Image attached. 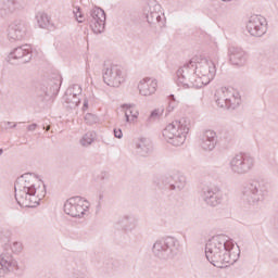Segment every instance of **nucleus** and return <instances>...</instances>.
<instances>
[{
    "mask_svg": "<svg viewBox=\"0 0 278 278\" xmlns=\"http://www.w3.org/2000/svg\"><path fill=\"white\" fill-rule=\"evenodd\" d=\"M192 68L194 67V59L190 60L187 64L180 67L176 75L178 77V85L185 86L188 79L192 77Z\"/></svg>",
    "mask_w": 278,
    "mask_h": 278,
    "instance_id": "20",
    "label": "nucleus"
},
{
    "mask_svg": "<svg viewBox=\"0 0 278 278\" xmlns=\"http://www.w3.org/2000/svg\"><path fill=\"white\" fill-rule=\"evenodd\" d=\"M83 110H88V100H84Z\"/></svg>",
    "mask_w": 278,
    "mask_h": 278,
    "instance_id": "43",
    "label": "nucleus"
},
{
    "mask_svg": "<svg viewBox=\"0 0 278 278\" xmlns=\"http://www.w3.org/2000/svg\"><path fill=\"white\" fill-rule=\"evenodd\" d=\"M160 114H164V109H156L154 111L151 112L150 114V121L153 119V118H157V116H160Z\"/></svg>",
    "mask_w": 278,
    "mask_h": 278,
    "instance_id": "38",
    "label": "nucleus"
},
{
    "mask_svg": "<svg viewBox=\"0 0 278 278\" xmlns=\"http://www.w3.org/2000/svg\"><path fill=\"white\" fill-rule=\"evenodd\" d=\"M90 27L93 31V34H103L105 30V11L101 8H94L90 12Z\"/></svg>",
    "mask_w": 278,
    "mask_h": 278,
    "instance_id": "13",
    "label": "nucleus"
},
{
    "mask_svg": "<svg viewBox=\"0 0 278 278\" xmlns=\"http://www.w3.org/2000/svg\"><path fill=\"white\" fill-rule=\"evenodd\" d=\"M36 18L38 26L41 29H45L49 25V15H47L46 13H38Z\"/></svg>",
    "mask_w": 278,
    "mask_h": 278,
    "instance_id": "31",
    "label": "nucleus"
},
{
    "mask_svg": "<svg viewBox=\"0 0 278 278\" xmlns=\"http://www.w3.org/2000/svg\"><path fill=\"white\" fill-rule=\"evenodd\" d=\"M50 129H51V127L48 126V127H47V131H49Z\"/></svg>",
    "mask_w": 278,
    "mask_h": 278,
    "instance_id": "47",
    "label": "nucleus"
},
{
    "mask_svg": "<svg viewBox=\"0 0 278 278\" xmlns=\"http://www.w3.org/2000/svg\"><path fill=\"white\" fill-rule=\"evenodd\" d=\"M255 166V159L251 154L240 153L230 161V168L236 175H247Z\"/></svg>",
    "mask_w": 278,
    "mask_h": 278,
    "instance_id": "7",
    "label": "nucleus"
},
{
    "mask_svg": "<svg viewBox=\"0 0 278 278\" xmlns=\"http://www.w3.org/2000/svg\"><path fill=\"white\" fill-rule=\"evenodd\" d=\"M241 103L240 100V93L233 92V90H230V93L228 96V101L226 102V110H236V108H239Z\"/></svg>",
    "mask_w": 278,
    "mask_h": 278,
    "instance_id": "28",
    "label": "nucleus"
},
{
    "mask_svg": "<svg viewBox=\"0 0 278 278\" xmlns=\"http://www.w3.org/2000/svg\"><path fill=\"white\" fill-rule=\"evenodd\" d=\"M123 108H126V112H125L126 123H131V122L136 121V118H138V114H139L138 111L131 109V108H134V105L124 104Z\"/></svg>",
    "mask_w": 278,
    "mask_h": 278,
    "instance_id": "30",
    "label": "nucleus"
},
{
    "mask_svg": "<svg viewBox=\"0 0 278 278\" xmlns=\"http://www.w3.org/2000/svg\"><path fill=\"white\" fill-rule=\"evenodd\" d=\"M114 136H115V138H118V139H121V138H123V130L121 129V128H114Z\"/></svg>",
    "mask_w": 278,
    "mask_h": 278,
    "instance_id": "40",
    "label": "nucleus"
},
{
    "mask_svg": "<svg viewBox=\"0 0 278 278\" xmlns=\"http://www.w3.org/2000/svg\"><path fill=\"white\" fill-rule=\"evenodd\" d=\"M160 4L150 7V10L146 14V18L149 25H164V22H162V12H160Z\"/></svg>",
    "mask_w": 278,
    "mask_h": 278,
    "instance_id": "22",
    "label": "nucleus"
},
{
    "mask_svg": "<svg viewBox=\"0 0 278 278\" xmlns=\"http://www.w3.org/2000/svg\"><path fill=\"white\" fill-rule=\"evenodd\" d=\"M139 93L142 97H151V94H155L157 90V80L152 78H143L140 80L139 85Z\"/></svg>",
    "mask_w": 278,
    "mask_h": 278,
    "instance_id": "19",
    "label": "nucleus"
},
{
    "mask_svg": "<svg viewBox=\"0 0 278 278\" xmlns=\"http://www.w3.org/2000/svg\"><path fill=\"white\" fill-rule=\"evenodd\" d=\"M228 55L230 64H233V66H244L247 64V52L242 48L230 47L228 49Z\"/></svg>",
    "mask_w": 278,
    "mask_h": 278,
    "instance_id": "18",
    "label": "nucleus"
},
{
    "mask_svg": "<svg viewBox=\"0 0 278 278\" xmlns=\"http://www.w3.org/2000/svg\"><path fill=\"white\" fill-rule=\"evenodd\" d=\"M202 199L206 205L211 207H216L223 203V193H220V188L218 187H204L202 189Z\"/></svg>",
    "mask_w": 278,
    "mask_h": 278,
    "instance_id": "14",
    "label": "nucleus"
},
{
    "mask_svg": "<svg viewBox=\"0 0 278 278\" xmlns=\"http://www.w3.org/2000/svg\"><path fill=\"white\" fill-rule=\"evenodd\" d=\"M175 175L170 176V175H166L162 177V184H164V186H169V190H172V186H173V181H174Z\"/></svg>",
    "mask_w": 278,
    "mask_h": 278,
    "instance_id": "35",
    "label": "nucleus"
},
{
    "mask_svg": "<svg viewBox=\"0 0 278 278\" xmlns=\"http://www.w3.org/2000/svg\"><path fill=\"white\" fill-rule=\"evenodd\" d=\"M268 29V22L262 15H252L247 24V30L251 36L262 38Z\"/></svg>",
    "mask_w": 278,
    "mask_h": 278,
    "instance_id": "11",
    "label": "nucleus"
},
{
    "mask_svg": "<svg viewBox=\"0 0 278 278\" xmlns=\"http://www.w3.org/2000/svg\"><path fill=\"white\" fill-rule=\"evenodd\" d=\"M61 84L62 83L60 80H50V88L47 87V85H40L36 90L37 97L40 101H47L52 94H55L58 90H60Z\"/></svg>",
    "mask_w": 278,
    "mask_h": 278,
    "instance_id": "16",
    "label": "nucleus"
},
{
    "mask_svg": "<svg viewBox=\"0 0 278 278\" xmlns=\"http://www.w3.org/2000/svg\"><path fill=\"white\" fill-rule=\"evenodd\" d=\"M26 34L27 26L25 25V22L21 20L12 22L7 29L8 40H10L11 42H17L18 40H23Z\"/></svg>",
    "mask_w": 278,
    "mask_h": 278,
    "instance_id": "12",
    "label": "nucleus"
},
{
    "mask_svg": "<svg viewBox=\"0 0 278 278\" xmlns=\"http://www.w3.org/2000/svg\"><path fill=\"white\" fill-rule=\"evenodd\" d=\"M11 249L14 253H21L23 251V244L21 242H14Z\"/></svg>",
    "mask_w": 278,
    "mask_h": 278,
    "instance_id": "39",
    "label": "nucleus"
},
{
    "mask_svg": "<svg viewBox=\"0 0 278 278\" xmlns=\"http://www.w3.org/2000/svg\"><path fill=\"white\" fill-rule=\"evenodd\" d=\"M15 201L21 207H36L45 199L47 187L31 174H24L16 179Z\"/></svg>",
    "mask_w": 278,
    "mask_h": 278,
    "instance_id": "1",
    "label": "nucleus"
},
{
    "mask_svg": "<svg viewBox=\"0 0 278 278\" xmlns=\"http://www.w3.org/2000/svg\"><path fill=\"white\" fill-rule=\"evenodd\" d=\"M136 150L138 155H141V157H146V155H149V153L153 151V147L147 138H141L139 142L136 143Z\"/></svg>",
    "mask_w": 278,
    "mask_h": 278,
    "instance_id": "26",
    "label": "nucleus"
},
{
    "mask_svg": "<svg viewBox=\"0 0 278 278\" xmlns=\"http://www.w3.org/2000/svg\"><path fill=\"white\" fill-rule=\"evenodd\" d=\"M18 262L14 258L12 253L2 252L0 254V277H4L8 273L18 270Z\"/></svg>",
    "mask_w": 278,
    "mask_h": 278,
    "instance_id": "15",
    "label": "nucleus"
},
{
    "mask_svg": "<svg viewBox=\"0 0 278 278\" xmlns=\"http://www.w3.org/2000/svg\"><path fill=\"white\" fill-rule=\"evenodd\" d=\"M186 188V176L174 174L172 190H184Z\"/></svg>",
    "mask_w": 278,
    "mask_h": 278,
    "instance_id": "29",
    "label": "nucleus"
},
{
    "mask_svg": "<svg viewBox=\"0 0 278 278\" xmlns=\"http://www.w3.org/2000/svg\"><path fill=\"white\" fill-rule=\"evenodd\" d=\"M18 9L16 0L0 1V18H10Z\"/></svg>",
    "mask_w": 278,
    "mask_h": 278,
    "instance_id": "21",
    "label": "nucleus"
},
{
    "mask_svg": "<svg viewBox=\"0 0 278 278\" xmlns=\"http://www.w3.org/2000/svg\"><path fill=\"white\" fill-rule=\"evenodd\" d=\"M99 122V117L92 113H87L85 115V123H87V125H94L96 123Z\"/></svg>",
    "mask_w": 278,
    "mask_h": 278,
    "instance_id": "34",
    "label": "nucleus"
},
{
    "mask_svg": "<svg viewBox=\"0 0 278 278\" xmlns=\"http://www.w3.org/2000/svg\"><path fill=\"white\" fill-rule=\"evenodd\" d=\"M103 81L111 88H118L125 81L123 68L118 65H109L102 70Z\"/></svg>",
    "mask_w": 278,
    "mask_h": 278,
    "instance_id": "9",
    "label": "nucleus"
},
{
    "mask_svg": "<svg viewBox=\"0 0 278 278\" xmlns=\"http://www.w3.org/2000/svg\"><path fill=\"white\" fill-rule=\"evenodd\" d=\"M188 131H190V121L182 118L168 124L163 130V137L173 147H181L186 142Z\"/></svg>",
    "mask_w": 278,
    "mask_h": 278,
    "instance_id": "3",
    "label": "nucleus"
},
{
    "mask_svg": "<svg viewBox=\"0 0 278 278\" xmlns=\"http://www.w3.org/2000/svg\"><path fill=\"white\" fill-rule=\"evenodd\" d=\"M11 127V129H14V128H16V124H13L12 126H10Z\"/></svg>",
    "mask_w": 278,
    "mask_h": 278,
    "instance_id": "44",
    "label": "nucleus"
},
{
    "mask_svg": "<svg viewBox=\"0 0 278 278\" xmlns=\"http://www.w3.org/2000/svg\"><path fill=\"white\" fill-rule=\"evenodd\" d=\"M194 67L204 86H207L216 77V64L207 59H201L199 62L194 60Z\"/></svg>",
    "mask_w": 278,
    "mask_h": 278,
    "instance_id": "8",
    "label": "nucleus"
},
{
    "mask_svg": "<svg viewBox=\"0 0 278 278\" xmlns=\"http://www.w3.org/2000/svg\"><path fill=\"white\" fill-rule=\"evenodd\" d=\"M74 16L77 21V23H83L84 22V14L81 13V8H76V11H74Z\"/></svg>",
    "mask_w": 278,
    "mask_h": 278,
    "instance_id": "36",
    "label": "nucleus"
},
{
    "mask_svg": "<svg viewBox=\"0 0 278 278\" xmlns=\"http://www.w3.org/2000/svg\"><path fill=\"white\" fill-rule=\"evenodd\" d=\"M218 143V136H216V131L206 130L202 134L200 139V146L203 151H214L216 149V144Z\"/></svg>",
    "mask_w": 278,
    "mask_h": 278,
    "instance_id": "17",
    "label": "nucleus"
},
{
    "mask_svg": "<svg viewBox=\"0 0 278 278\" xmlns=\"http://www.w3.org/2000/svg\"><path fill=\"white\" fill-rule=\"evenodd\" d=\"M38 127V124H30V125H28V127H27V129L29 130V131H36V128Z\"/></svg>",
    "mask_w": 278,
    "mask_h": 278,
    "instance_id": "41",
    "label": "nucleus"
},
{
    "mask_svg": "<svg viewBox=\"0 0 278 278\" xmlns=\"http://www.w3.org/2000/svg\"><path fill=\"white\" fill-rule=\"evenodd\" d=\"M233 251V241L225 235H217L210 239L205 245L206 260L216 268H227L238 262V255H231Z\"/></svg>",
    "mask_w": 278,
    "mask_h": 278,
    "instance_id": "2",
    "label": "nucleus"
},
{
    "mask_svg": "<svg viewBox=\"0 0 278 278\" xmlns=\"http://www.w3.org/2000/svg\"><path fill=\"white\" fill-rule=\"evenodd\" d=\"M116 225L123 231H131L136 226L134 225V218L129 215H124L119 217L116 222Z\"/></svg>",
    "mask_w": 278,
    "mask_h": 278,
    "instance_id": "27",
    "label": "nucleus"
},
{
    "mask_svg": "<svg viewBox=\"0 0 278 278\" xmlns=\"http://www.w3.org/2000/svg\"><path fill=\"white\" fill-rule=\"evenodd\" d=\"M168 105L166 108V115L170 114L177 108V100L175 99V94H169L167 97Z\"/></svg>",
    "mask_w": 278,
    "mask_h": 278,
    "instance_id": "33",
    "label": "nucleus"
},
{
    "mask_svg": "<svg viewBox=\"0 0 278 278\" xmlns=\"http://www.w3.org/2000/svg\"><path fill=\"white\" fill-rule=\"evenodd\" d=\"M0 155H3V149H0Z\"/></svg>",
    "mask_w": 278,
    "mask_h": 278,
    "instance_id": "45",
    "label": "nucleus"
},
{
    "mask_svg": "<svg viewBox=\"0 0 278 278\" xmlns=\"http://www.w3.org/2000/svg\"><path fill=\"white\" fill-rule=\"evenodd\" d=\"M90 203L88 200L76 195L66 200L64 204V212L67 216H72V218H81L86 212H88V207Z\"/></svg>",
    "mask_w": 278,
    "mask_h": 278,
    "instance_id": "6",
    "label": "nucleus"
},
{
    "mask_svg": "<svg viewBox=\"0 0 278 278\" xmlns=\"http://www.w3.org/2000/svg\"><path fill=\"white\" fill-rule=\"evenodd\" d=\"M152 253L159 260H173L179 253V241L174 237H166L155 241Z\"/></svg>",
    "mask_w": 278,
    "mask_h": 278,
    "instance_id": "5",
    "label": "nucleus"
},
{
    "mask_svg": "<svg viewBox=\"0 0 278 278\" xmlns=\"http://www.w3.org/2000/svg\"><path fill=\"white\" fill-rule=\"evenodd\" d=\"M94 142V132H87L81 139L80 144L83 147H90Z\"/></svg>",
    "mask_w": 278,
    "mask_h": 278,
    "instance_id": "32",
    "label": "nucleus"
},
{
    "mask_svg": "<svg viewBox=\"0 0 278 278\" xmlns=\"http://www.w3.org/2000/svg\"><path fill=\"white\" fill-rule=\"evenodd\" d=\"M229 94H231V90L227 87H222L220 89L216 90L215 103H217L218 108H227Z\"/></svg>",
    "mask_w": 278,
    "mask_h": 278,
    "instance_id": "24",
    "label": "nucleus"
},
{
    "mask_svg": "<svg viewBox=\"0 0 278 278\" xmlns=\"http://www.w3.org/2000/svg\"><path fill=\"white\" fill-rule=\"evenodd\" d=\"M73 89H67L63 96V105L67 110H75L81 103L79 97L75 96Z\"/></svg>",
    "mask_w": 278,
    "mask_h": 278,
    "instance_id": "23",
    "label": "nucleus"
},
{
    "mask_svg": "<svg viewBox=\"0 0 278 278\" xmlns=\"http://www.w3.org/2000/svg\"><path fill=\"white\" fill-rule=\"evenodd\" d=\"M7 125H9V126L12 125V122H7Z\"/></svg>",
    "mask_w": 278,
    "mask_h": 278,
    "instance_id": "46",
    "label": "nucleus"
},
{
    "mask_svg": "<svg viewBox=\"0 0 278 278\" xmlns=\"http://www.w3.org/2000/svg\"><path fill=\"white\" fill-rule=\"evenodd\" d=\"M67 90H74V94L75 97H79V94H81V86L79 85H74L72 87H70Z\"/></svg>",
    "mask_w": 278,
    "mask_h": 278,
    "instance_id": "37",
    "label": "nucleus"
},
{
    "mask_svg": "<svg viewBox=\"0 0 278 278\" xmlns=\"http://www.w3.org/2000/svg\"><path fill=\"white\" fill-rule=\"evenodd\" d=\"M103 198H104L103 193H100L99 194V202H98V205H97L98 208L101 207V201H103Z\"/></svg>",
    "mask_w": 278,
    "mask_h": 278,
    "instance_id": "42",
    "label": "nucleus"
},
{
    "mask_svg": "<svg viewBox=\"0 0 278 278\" xmlns=\"http://www.w3.org/2000/svg\"><path fill=\"white\" fill-rule=\"evenodd\" d=\"M31 47L29 45H24L10 52L7 56V62L13 65L27 64L28 62H31Z\"/></svg>",
    "mask_w": 278,
    "mask_h": 278,
    "instance_id": "10",
    "label": "nucleus"
},
{
    "mask_svg": "<svg viewBox=\"0 0 278 278\" xmlns=\"http://www.w3.org/2000/svg\"><path fill=\"white\" fill-rule=\"evenodd\" d=\"M268 197V184L263 180H251L243 187L242 199L248 205H258Z\"/></svg>",
    "mask_w": 278,
    "mask_h": 278,
    "instance_id": "4",
    "label": "nucleus"
},
{
    "mask_svg": "<svg viewBox=\"0 0 278 278\" xmlns=\"http://www.w3.org/2000/svg\"><path fill=\"white\" fill-rule=\"evenodd\" d=\"M205 86L203 84V80L200 78L199 75H197V70H191V77L187 79L185 85H182V88H203Z\"/></svg>",
    "mask_w": 278,
    "mask_h": 278,
    "instance_id": "25",
    "label": "nucleus"
}]
</instances>
